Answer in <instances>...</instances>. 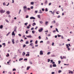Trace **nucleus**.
<instances>
[{
    "label": "nucleus",
    "mask_w": 74,
    "mask_h": 74,
    "mask_svg": "<svg viewBox=\"0 0 74 74\" xmlns=\"http://www.w3.org/2000/svg\"><path fill=\"white\" fill-rule=\"evenodd\" d=\"M27 59H26V58H25V59H24V61H25V60L27 61Z\"/></svg>",
    "instance_id": "37"
},
{
    "label": "nucleus",
    "mask_w": 74,
    "mask_h": 74,
    "mask_svg": "<svg viewBox=\"0 0 74 74\" xmlns=\"http://www.w3.org/2000/svg\"><path fill=\"white\" fill-rule=\"evenodd\" d=\"M45 11H46L47 12L48 11V9H47V8H46V9L45 10Z\"/></svg>",
    "instance_id": "43"
},
{
    "label": "nucleus",
    "mask_w": 74,
    "mask_h": 74,
    "mask_svg": "<svg viewBox=\"0 0 74 74\" xmlns=\"http://www.w3.org/2000/svg\"><path fill=\"white\" fill-rule=\"evenodd\" d=\"M51 62L50 63H52V62H53V60H51Z\"/></svg>",
    "instance_id": "64"
},
{
    "label": "nucleus",
    "mask_w": 74,
    "mask_h": 74,
    "mask_svg": "<svg viewBox=\"0 0 74 74\" xmlns=\"http://www.w3.org/2000/svg\"><path fill=\"white\" fill-rule=\"evenodd\" d=\"M47 23H48V22L46 21V22H45V24H46V25H47Z\"/></svg>",
    "instance_id": "38"
},
{
    "label": "nucleus",
    "mask_w": 74,
    "mask_h": 74,
    "mask_svg": "<svg viewBox=\"0 0 74 74\" xmlns=\"http://www.w3.org/2000/svg\"><path fill=\"white\" fill-rule=\"evenodd\" d=\"M47 3H48V1L47 0H46L45 2V4H47Z\"/></svg>",
    "instance_id": "18"
},
{
    "label": "nucleus",
    "mask_w": 74,
    "mask_h": 74,
    "mask_svg": "<svg viewBox=\"0 0 74 74\" xmlns=\"http://www.w3.org/2000/svg\"><path fill=\"white\" fill-rule=\"evenodd\" d=\"M40 55H43V51H40Z\"/></svg>",
    "instance_id": "4"
},
{
    "label": "nucleus",
    "mask_w": 74,
    "mask_h": 74,
    "mask_svg": "<svg viewBox=\"0 0 74 74\" xmlns=\"http://www.w3.org/2000/svg\"><path fill=\"white\" fill-rule=\"evenodd\" d=\"M23 58H20L19 59V61H21L22 60H23Z\"/></svg>",
    "instance_id": "29"
},
{
    "label": "nucleus",
    "mask_w": 74,
    "mask_h": 74,
    "mask_svg": "<svg viewBox=\"0 0 74 74\" xmlns=\"http://www.w3.org/2000/svg\"><path fill=\"white\" fill-rule=\"evenodd\" d=\"M29 63H30L31 64H33V63H32V62H30Z\"/></svg>",
    "instance_id": "45"
},
{
    "label": "nucleus",
    "mask_w": 74,
    "mask_h": 74,
    "mask_svg": "<svg viewBox=\"0 0 74 74\" xmlns=\"http://www.w3.org/2000/svg\"><path fill=\"white\" fill-rule=\"evenodd\" d=\"M36 25V23H34L33 24H32V26H34V25Z\"/></svg>",
    "instance_id": "12"
},
{
    "label": "nucleus",
    "mask_w": 74,
    "mask_h": 74,
    "mask_svg": "<svg viewBox=\"0 0 74 74\" xmlns=\"http://www.w3.org/2000/svg\"><path fill=\"white\" fill-rule=\"evenodd\" d=\"M61 38H62V39H63L64 38H63V36H61Z\"/></svg>",
    "instance_id": "61"
},
{
    "label": "nucleus",
    "mask_w": 74,
    "mask_h": 74,
    "mask_svg": "<svg viewBox=\"0 0 74 74\" xmlns=\"http://www.w3.org/2000/svg\"><path fill=\"white\" fill-rule=\"evenodd\" d=\"M30 66L27 67V70H29V69H30Z\"/></svg>",
    "instance_id": "9"
},
{
    "label": "nucleus",
    "mask_w": 74,
    "mask_h": 74,
    "mask_svg": "<svg viewBox=\"0 0 74 74\" xmlns=\"http://www.w3.org/2000/svg\"><path fill=\"white\" fill-rule=\"evenodd\" d=\"M30 28V27L29 26H27V29H29Z\"/></svg>",
    "instance_id": "51"
},
{
    "label": "nucleus",
    "mask_w": 74,
    "mask_h": 74,
    "mask_svg": "<svg viewBox=\"0 0 74 74\" xmlns=\"http://www.w3.org/2000/svg\"><path fill=\"white\" fill-rule=\"evenodd\" d=\"M31 9H33V6H31Z\"/></svg>",
    "instance_id": "59"
},
{
    "label": "nucleus",
    "mask_w": 74,
    "mask_h": 74,
    "mask_svg": "<svg viewBox=\"0 0 74 74\" xmlns=\"http://www.w3.org/2000/svg\"><path fill=\"white\" fill-rule=\"evenodd\" d=\"M3 25H1L0 26V29H3Z\"/></svg>",
    "instance_id": "10"
},
{
    "label": "nucleus",
    "mask_w": 74,
    "mask_h": 74,
    "mask_svg": "<svg viewBox=\"0 0 74 74\" xmlns=\"http://www.w3.org/2000/svg\"><path fill=\"white\" fill-rule=\"evenodd\" d=\"M25 33L26 34H28V32L27 31H26V32H25Z\"/></svg>",
    "instance_id": "46"
},
{
    "label": "nucleus",
    "mask_w": 74,
    "mask_h": 74,
    "mask_svg": "<svg viewBox=\"0 0 74 74\" xmlns=\"http://www.w3.org/2000/svg\"><path fill=\"white\" fill-rule=\"evenodd\" d=\"M5 21H6V22H9V21L7 19L5 20Z\"/></svg>",
    "instance_id": "40"
},
{
    "label": "nucleus",
    "mask_w": 74,
    "mask_h": 74,
    "mask_svg": "<svg viewBox=\"0 0 74 74\" xmlns=\"http://www.w3.org/2000/svg\"><path fill=\"white\" fill-rule=\"evenodd\" d=\"M13 71H16V69L14 68L13 69Z\"/></svg>",
    "instance_id": "21"
},
{
    "label": "nucleus",
    "mask_w": 74,
    "mask_h": 74,
    "mask_svg": "<svg viewBox=\"0 0 74 74\" xmlns=\"http://www.w3.org/2000/svg\"><path fill=\"white\" fill-rule=\"evenodd\" d=\"M54 42H53L52 43V46H53L54 45Z\"/></svg>",
    "instance_id": "53"
},
{
    "label": "nucleus",
    "mask_w": 74,
    "mask_h": 74,
    "mask_svg": "<svg viewBox=\"0 0 74 74\" xmlns=\"http://www.w3.org/2000/svg\"><path fill=\"white\" fill-rule=\"evenodd\" d=\"M27 54L28 55H30V52H27Z\"/></svg>",
    "instance_id": "52"
},
{
    "label": "nucleus",
    "mask_w": 74,
    "mask_h": 74,
    "mask_svg": "<svg viewBox=\"0 0 74 74\" xmlns=\"http://www.w3.org/2000/svg\"><path fill=\"white\" fill-rule=\"evenodd\" d=\"M31 10L30 8H27L28 10Z\"/></svg>",
    "instance_id": "63"
},
{
    "label": "nucleus",
    "mask_w": 74,
    "mask_h": 74,
    "mask_svg": "<svg viewBox=\"0 0 74 74\" xmlns=\"http://www.w3.org/2000/svg\"><path fill=\"white\" fill-rule=\"evenodd\" d=\"M3 45H4V46H5V43H3L2 44Z\"/></svg>",
    "instance_id": "36"
},
{
    "label": "nucleus",
    "mask_w": 74,
    "mask_h": 74,
    "mask_svg": "<svg viewBox=\"0 0 74 74\" xmlns=\"http://www.w3.org/2000/svg\"><path fill=\"white\" fill-rule=\"evenodd\" d=\"M64 65L65 66H69V64H64Z\"/></svg>",
    "instance_id": "33"
},
{
    "label": "nucleus",
    "mask_w": 74,
    "mask_h": 74,
    "mask_svg": "<svg viewBox=\"0 0 74 74\" xmlns=\"http://www.w3.org/2000/svg\"><path fill=\"white\" fill-rule=\"evenodd\" d=\"M23 8L24 12H26L27 11V7H26V6H24Z\"/></svg>",
    "instance_id": "1"
},
{
    "label": "nucleus",
    "mask_w": 74,
    "mask_h": 74,
    "mask_svg": "<svg viewBox=\"0 0 74 74\" xmlns=\"http://www.w3.org/2000/svg\"><path fill=\"white\" fill-rule=\"evenodd\" d=\"M51 53V52H48L47 53V55H49Z\"/></svg>",
    "instance_id": "30"
},
{
    "label": "nucleus",
    "mask_w": 74,
    "mask_h": 74,
    "mask_svg": "<svg viewBox=\"0 0 74 74\" xmlns=\"http://www.w3.org/2000/svg\"><path fill=\"white\" fill-rule=\"evenodd\" d=\"M29 18V16L28 15H26V18Z\"/></svg>",
    "instance_id": "41"
},
{
    "label": "nucleus",
    "mask_w": 74,
    "mask_h": 74,
    "mask_svg": "<svg viewBox=\"0 0 74 74\" xmlns=\"http://www.w3.org/2000/svg\"><path fill=\"white\" fill-rule=\"evenodd\" d=\"M62 72V71L61 70H59L58 71V73H60Z\"/></svg>",
    "instance_id": "27"
},
{
    "label": "nucleus",
    "mask_w": 74,
    "mask_h": 74,
    "mask_svg": "<svg viewBox=\"0 0 74 74\" xmlns=\"http://www.w3.org/2000/svg\"><path fill=\"white\" fill-rule=\"evenodd\" d=\"M58 62L59 64H60V63H61V61L59 60L58 61Z\"/></svg>",
    "instance_id": "35"
},
{
    "label": "nucleus",
    "mask_w": 74,
    "mask_h": 74,
    "mask_svg": "<svg viewBox=\"0 0 74 74\" xmlns=\"http://www.w3.org/2000/svg\"><path fill=\"white\" fill-rule=\"evenodd\" d=\"M40 23H41V24H42L43 23L42 22V21H40L39 22Z\"/></svg>",
    "instance_id": "31"
},
{
    "label": "nucleus",
    "mask_w": 74,
    "mask_h": 74,
    "mask_svg": "<svg viewBox=\"0 0 74 74\" xmlns=\"http://www.w3.org/2000/svg\"><path fill=\"white\" fill-rule=\"evenodd\" d=\"M48 39V37H46V40H47Z\"/></svg>",
    "instance_id": "56"
},
{
    "label": "nucleus",
    "mask_w": 74,
    "mask_h": 74,
    "mask_svg": "<svg viewBox=\"0 0 74 74\" xmlns=\"http://www.w3.org/2000/svg\"><path fill=\"white\" fill-rule=\"evenodd\" d=\"M32 33H33V34H34V33H35V31H34L33 30L32 31Z\"/></svg>",
    "instance_id": "26"
},
{
    "label": "nucleus",
    "mask_w": 74,
    "mask_h": 74,
    "mask_svg": "<svg viewBox=\"0 0 74 74\" xmlns=\"http://www.w3.org/2000/svg\"><path fill=\"white\" fill-rule=\"evenodd\" d=\"M53 22L54 23H56V21H53Z\"/></svg>",
    "instance_id": "55"
},
{
    "label": "nucleus",
    "mask_w": 74,
    "mask_h": 74,
    "mask_svg": "<svg viewBox=\"0 0 74 74\" xmlns=\"http://www.w3.org/2000/svg\"><path fill=\"white\" fill-rule=\"evenodd\" d=\"M32 45H33V43H31L30 44V45H31V46H32Z\"/></svg>",
    "instance_id": "49"
},
{
    "label": "nucleus",
    "mask_w": 74,
    "mask_h": 74,
    "mask_svg": "<svg viewBox=\"0 0 74 74\" xmlns=\"http://www.w3.org/2000/svg\"><path fill=\"white\" fill-rule=\"evenodd\" d=\"M7 55H6V56L7 57H8L10 56V55H9V53H8L7 54Z\"/></svg>",
    "instance_id": "24"
},
{
    "label": "nucleus",
    "mask_w": 74,
    "mask_h": 74,
    "mask_svg": "<svg viewBox=\"0 0 74 74\" xmlns=\"http://www.w3.org/2000/svg\"><path fill=\"white\" fill-rule=\"evenodd\" d=\"M59 11H58L56 12V14H59Z\"/></svg>",
    "instance_id": "25"
},
{
    "label": "nucleus",
    "mask_w": 74,
    "mask_h": 74,
    "mask_svg": "<svg viewBox=\"0 0 74 74\" xmlns=\"http://www.w3.org/2000/svg\"><path fill=\"white\" fill-rule=\"evenodd\" d=\"M34 2H31V4H32V5H33L34 4Z\"/></svg>",
    "instance_id": "23"
},
{
    "label": "nucleus",
    "mask_w": 74,
    "mask_h": 74,
    "mask_svg": "<svg viewBox=\"0 0 74 74\" xmlns=\"http://www.w3.org/2000/svg\"><path fill=\"white\" fill-rule=\"evenodd\" d=\"M38 42V41L36 40L35 42L36 44H37V43H38V42Z\"/></svg>",
    "instance_id": "32"
},
{
    "label": "nucleus",
    "mask_w": 74,
    "mask_h": 74,
    "mask_svg": "<svg viewBox=\"0 0 74 74\" xmlns=\"http://www.w3.org/2000/svg\"><path fill=\"white\" fill-rule=\"evenodd\" d=\"M69 74H70V73H73V72L72 71H71L69 72Z\"/></svg>",
    "instance_id": "16"
},
{
    "label": "nucleus",
    "mask_w": 74,
    "mask_h": 74,
    "mask_svg": "<svg viewBox=\"0 0 74 74\" xmlns=\"http://www.w3.org/2000/svg\"><path fill=\"white\" fill-rule=\"evenodd\" d=\"M66 46L67 47H66L67 48H69V45H68V44H66Z\"/></svg>",
    "instance_id": "14"
},
{
    "label": "nucleus",
    "mask_w": 74,
    "mask_h": 74,
    "mask_svg": "<svg viewBox=\"0 0 74 74\" xmlns=\"http://www.w3.org/2000/svg\"><path fill=\"white\" fill-rule=\"evenodd\" d=\"M38 38L39 40H40V39H41V36H39L38 37Z\"/></svg>",
    "instance_id": "39"
},
{
    "label": "nucleus",
    "mask_w": 74,
    "mask_h": 74,
    "mask_svg": "<svg viewBox=\"0 0 74 74\" xmlns=\"http://www.w3.org/2000/svg\"><path fill=\"white\" fill-rule=\"evenodd\" d=\"M40 12H39V13H40V14H42V12L41 11V10H40Z\"/></svg>",
    "instance_id": "15"
},
{
    "label": "nucleus",
    "mask_w": 74,
    "mask_h": 74,
    "mask_svg": "<svg viewBox=\"0 0 74 74\" xmlns=\"http://www.w3.org/2000/svg\"><path fill=\"white\" fill-rule=\"evenodd\" d=\"M12 42L13 43V44H14V43H15V42H14V39H12Z\"/></svg>",
    "instance_id": "11"
},
{
    "label": "nucleus",
    "mask_w": 74,
    "mask_h": 74,
    "mask_svg": "<svg viewBox=\"0 0 74 74\" xmlns=\"http://www.w3.org/2000/svg\"><path fill=\"white\" fill-rule=\"evenodd\" d=\"M27 24H28V23H25L24 25H27Z\"/></svg>",
    "instance_id": "44"
},
{
    "label": "nucleus",
    "mask_w": 74,
    "mask_h": 74,
    "mask_svg": "<svg viewBox=\"0 0 74 74\" xmlns=\"http://www.w3.org/2000/svg\"><path fill=\"white\" fill-rule=\"evenodd\" d=\"M10 32H9L7 34H6V36H8L9 34H10Z\"/></svg>",
    "instance_id": "22"
},
{
    "label": "nucleus",
    "mask_w": 74,
    "mask_h": 74,
    "mask_svg": "<svg viewBox=\"0 0 74 74\" xmlns=\"http://www.w3.org/2000/svg\"><path fill=\"white\" fill-rule=\"evenodd\" d=\"M14 32H16V28H15L14 29Z\"/></svg>",
    "instance_id": "48"
},
{
    "label": "nucleus",
    "mask_w": 74,
    "mask_h": 74,
    "mask_svg": "<svg viewBox=\"0 0 74 74\" xmlns=\"http://www.w3.org/2000/svg\"><path fill=\"white\" fill-rule=\"evenodd\" d=\"M53 67H56V64H54L53 65Z\"/></svg>",
    "instance_id": "17"
},
{
    "label": "nucleus",
    "mask_w": 74,
    "mask_h": 74,
    "mask_svg": "<svg viewBox=\"0 0 74 74\" xmlns=\"http://www.w3.org/2000/svg\"><path fill=\"white\" fill-rule=\"evenodd\" d=\"M56 32H58V33H59V31H58V29H57V28H56Z\"/></svg>",
    "instance_id": "19"
},
{
    "label": "nucleus",
    "mask_w": 74,
    "mask_h": 74,
    "mask_svg": "<svg viewBox=\"0 0 74 74\" xmlns=\"http://www.w3.org/2000/svg\"><path fill=\"white\" fill-rule=\"evenodd\" d=\"M52 74H55V72H53L51 73Z\"/></svg>",
    "instance_id": "57"
},
{
    "label": "nucleus",
    "mask_w": 74,
    "mask_h": 74,
    "mask_svg": "<svg viewBox=\"0 0 74 74\" xmlns=\"http://www.w3.org/2000/svg\"><path fill=\"white\" fill-rule=\"evenodd\" d=\"M42 11H44L45 10L44 8H42Z\"/></svg>",
    "instance_id": "54"
},
{
    "label": "nucleus",
    "mask_w": 74,
    "mask_h": 74,
    "mask_svg": "<svg viewBox=\"0 0 74 74\" xmlns=\"http://www.w3.org/2000/svg\"><path fill=\"white\" fill-rule=\"evenodd\" d=\"M4 12H5V11L3 10H0L1 13H4Z\"/></svg>",
    "instance_id": "2"
},
{
    "label": "nucleus",
    "mask_w": 74,
    "mask_h": 74,
    "mask_svg": "<svg viewBox=\"0 0 74 74\" xmlns=\"http://www.w3.org/2000/svg\"><path fill=\"white\" fill-rule=\"evenodd\" d=\"M27 37H28V38H32V36L29 35V36H27Z\"/></svg>",
    "instance_id": "7"
},
{
    "label": "nucleus",
    "mask_w": 74,
    "mask_h": 74,
    "mask_svg": "<svg viewBox=\"0 0 74 74\" xmlns=\"http://www.w3.org/2000/svg\"><path fill=\"white\" fill-rule=\"evenodd\" d=\"M48 62H50V59H48Z\"/></svg>",
    "instance_id": "60"
},
{
    "label": "nucleus",
    "mask_w": 74,
    "mask_h": 74,
    "mask_svg": "<svg viewBox=\"0 0 74 74\" xmlns=\"http://www.w3.org/2000/svg\"><path fill=\"white\" fill-rule=\"evenodd\" d=\"M31 30H34V27H32V28H31Z\"/></svg>",
    "instance_id": "50"
},
{
    "label": "nucleus",
    "mask_w": 74,
    "mask_h": 74,
    "mask_svg": "<svg viewBox=\"0 0 74 74\" xmlns=\"http://www.w3.org/2000/svg\"><path fill=\"white\" fill-rule=\"evenodd\" d=\"M40 16V15H38L37 16H38V18H39V19H40V16Z\"/></svg>",
    "instance_id": "13"
},
{
    "label": "nucleus",
    "mask_w": 74,
    "mask_h": 74,
    "mask_svg": "<svg viewBox=\"0 0 74 74\" xmlns=\"http://www.w3.org/2000/svg\"><path fill=\"white\" fill-rule=\"evenodd\" d=\"M25 44H29V41H26Z\"/></svg>",
    "instance_id": "34"
},
{
    "label": "nucleus",
    "mask_w": 74,
    "mask_h": 74,
    "mask_svg": "<svg viewBox=\"0 0 74 74\" xmlns=\"http://www.w3.org/2000/svg\"><path fill=\"white\" fill-rule=\"evenodd\" d=\"M60 58L61 59H63V58H62V56H60Z\"/></svg>",
    "instance_id": "62"
},
{
    "label": "nucleus",
    "mask_w": 74,
    "mask_h": 74,
    "mask_svg": "<svg viewBox=\"0 0 74 74\" xmlns=\"http://www.w3.org/2000/svg\"><path fill=\"white\" fill-rule=\"evenodd\" d=\"M26 53H25V52H23L22 53V55H23V56H25V54Z\"/></svg>",
    "instance_id": "8"
},
{
    "label": "nucleus",
    "mask_w": 74,
    "mask_h": 74,
    "mask_svg": "<svg viewBox=\"0 0 74 74\" xmlns=\"http://www.w3.org/2000/svg\"><path fill=\"white\" fill-rule=\"evenodd\" d=\"M6 13H7V14H10V12L8 11L6 12Z\"/></svg>",
    "instance_id": "20"
},
{
    "label": "nucleus",
    "mask_w": 74,
    "mask_h": 74,
    "mask_svg": "<svg viewBox=\"0 0 74 74\" xmlns=\"http://www.w3.org/2000/svg\"><path fill=\"white\" fill-rule=\"evenodd\" d=\"M25 56H30V54H26L25 55Z\"/></svg>",
    "instance_id": "28"
},
{
    "label": "nucleus",
    "mask_w": 74,
    "mask_h": 74,
    "mask_svg": "<svg viewBox=\"0 0 74 74\" xmlns=\"http://www.w3.org/2000/svg\"><path fill=\"white\" fill-rule=\"evenodd\" d=\"M30 19H35L36 18H35V17H31L30 18Z\"/></svg>",
    "instance_id": "5"
},
{
    "label": "nucleus",
    "mask_w": 74,
    "mask_h": 74,
    "mask_svg": "<svg viewBox=\"0 0 74 74\" xmlns=\"http://www.w3.org/2000/svg\"><path fill=\"white\" fill-rule=\"evenodd\" d=\"M58 37H61V35H58Z\"/></svg>",
    "instance_id": "47"
},
{
    "label": "nucleus",
    "mask_w": 74,
    "mask_h": 74,
    "mask_svg": "<svg viewBox=\"0 0 74 74\" xmlns=\"http://www.w3.org/2000/svg\"><path fill=\"white\" fill-rule=\"evenodd\" d=\"M54 13H55V11H53V13H52L53 15H54Z\"/></svg>",
    "instance_id": "58"
},
{
    "label": "nucleus",
    "mask_w": 74,
    "mask_h": 74,
    "mask_svg": "<svg viewBox=\"0 0 74 74\" xmlns=\"http://www.w3.org/2000/svg\"><path fill=\"white\" fill-rule=\"evenodd\" d=\"M12 36H15V33H14V31H13L12 34Z\"/></svg>",
    "instance_id": "6"
},
{
    "label": "nucleus",
    "mask_w": 74,
    "mask_h": 74,
    "mask_svg": "<svg viewBox=\"0 0 74 74\" xmlns=\"http://www.w3.org/2000/svg\"><path fill=\"white\" fill-rule=\"evenodd\" d=\"M42 30H43V28H41L40 29L38 30V31L39 32H42Z\"/></svg>",
    "instance_id": "3"
},
{
    "label": "nucleus",
    "mask_w": 74,
    "mask_h": 74,
    "mask_svg": "<svg viewBox=\"0 0 74 74\" xmlns=\"http://www.w3.org/2000/svg\"><path fill=\"white\" fill-rule=\"evenodd\" d=\"M25 47H26V45H23V47L24 48H25Z\"/></svg>",
    "instance_id": "42"
}]
</instances>
